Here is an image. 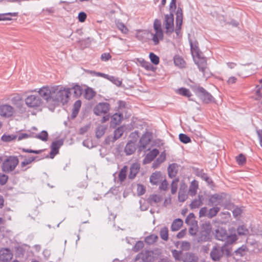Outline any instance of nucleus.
Wrapping results in <instances>:
<instances>
[{
	"label": "nucleus",
	"instance_id": "nucleus-36",
	"mask_svg": "<svg viewBox=\"0 0 262 262\" xmlns=\"http://www.w3.org/2000/svg\"><path fill=\"white\" fill-rule=\"evenodd\" d=\"M198 176L201 178L202 179L205 181L207 183L210 184L213 183L212 180L210 178L206 173L204 172L203 169L201 170L198 173Z\"/></svg>",
	"mask_w": 262,
	"mask_h": 262
},
{
	"label": "nucleus",
	"instance_id": "nucleus-21",
	"mask_svg": "<svg viewBox=\"0 0 262 262\" xmlns=\"http://www.w3.org/2000/svg\"><path fill=\"white\" fill-rule=\"evenodd\" d=\"M182 260L183 262H198V257L193 253H186L183 256Z\"/></svg>",
	"mask_w": 262,
	"mask_h": 262
},
{
	"label": "nucleus",
	"instance_id": "nucleus-14",
	"mask_svg": "<svg viewBox=\"0 0 262 262\" xmlns=\"http://www.w3.org/2000/svg\"><path fill=\"white\" fill-rule=\"evenodd\" d=\"M173 15L172 13L165 15V19L163 23L165 28L166 29V33H172L174 31L173 27Z\"/></svg>",
	"mask_w": 262,
	"mask_h": 262
},
{
	"label": "nucleus",
	"instance_id": "nucleus-44",
	"mask_svg": "<svg viewBox=\"0 0 262 262\" xmlns=\"http://www.w3.org/2000/svg\"><path fill=\"white\" fill-rule=\"evenodd\" d=\"M187 194L185 190H183L182 188L180 189L178 193V200L180 202H184L187 199Z\"/></svg>",
	"mask_w": 262,
	"mask_h": 262
},
{
	"label": "nucleus",
	"instance_id": "nucleus-26",
	"mask_svg": "<svg viewBox=\"0 0 262 262\" xmlns=\"http://www.w3.org/2000/svg\"><path fill=\"white\" fill-rule=\"evenodd\" d=\"M81 106V101L80 100L76 101L73 105L72 112L71 114V118L74 119L77 116L80 107Z\"/></svg>",
	"mask_w": 262,
	"mask_h": 262
},
{
	"label": "nucleus",
	"instance_id": "nucleus-56",
	"mask_svg": "<svg viewBox=\"0 0 262 262\" xmlns=\"http://www.w3.org/2000/svg\"><path fill=\"white\" fill-rule=\"evenodd\" d=\"M137 190L138 195H142L145 192V187L142 184H138Z\"/></svg>",
	"mask_w": 262,
	"mask_h": 262
},
{
	"label": "nucleus",
	"instance_id": "nucleus-22",
	"mask_svg": "<svg viewBox=\"0 0 262 262\" xmlns=\"http://www.w3.org/2000/svg\"><path fill=\"white\" fill-rule=\"evenodd\" d=\"M123 119V115L121 114L115 113L111 117V125L115 127L119 125Z\"/></svg>",
	"mask_w": 262,
	"mask_h": 262
},
{
	"label": "nucleus",
	"instance_id": "nucleus-18",
	"mask_svg": "<svg viewBox=\"0 0 262 262\" xmlns=\"http://www.w3.org/2000/svg\"><path fill=\"white\" fill-rule=\"evenodd\" d=\"M140 169V164L138 163H133L130 167L128 178L134 179L138 173Z\"/></svg>",
	"mask_w": 262,
	"mask_h": 262
},
{
	"label": "nucleus",
	"instance_id": "nucleus-29",
	"mask_svg": "<svg viewBox=\"0 0 262 262\" xmlns=\"http://www.w3.org/2000/svg\"><path fill=\"white\" fill-rule=\"evenodd\" d=\"M70 89L71 93H73V96L76 98L79 97L82 93V88L78 85H75Z\"/></svg>",
	"mask_w": 262,
	"mask_h": 262
},
{
	"label": "nucleus",
	"instance_id": "nucleus-53",
	"mask_svg": "<svg viewBox=\"0 0 262 262\" xmlns=\"http://www.w3.org/2000/svg\"><path fill=\"white\" fill-rule=\"evenodd\" d=\"M149 57L151 62L152 63H154L156 65H157L159 63V58L155 53H154L152 52L150 53Z\"/></svg>",
	"mask_w": 262,
	"mask_h": 262
},
{
	"label": "nucleus",
	"instance_id": "nucleus-27",
	"mask_svg": "<svg viewBox=\"0 0 262 262\" xmlns=\"http://www.w3.org/2000/svg\"><path fill=\"white\" fill-rule=\"evenodd\" d=\"M96 95V92L92 88L88 87L85 89L84 96L86 99L90 100L92 99Z\"/></svg>",
	"mask_w": 262,
	"mask_h": 262
},
{
	"label": "nucleus",
	"instance_id": "nucleus-3",
	"mask_svg": "<svg viewBox=\"0 0 262 262\" xmlns=\"http://www.w3.org/2000/svg\"><path fill=\"white\" fill-rule=\"evenodd\" d=\"M70 95L71 92L69 88L66 89L60 85L54 86L52 87L51 100L55 105H58L59 103L64 105L68 103Z\"/></svg>",
	"mask_w": 262,
	"mask_h": 262
},
{
	"label": "nucleus",
	"instance_id": "nucleus-49",
	"mask_svg": "<svg viewBox=\"0 0 262 262\" xmlns=\"http://www.w3.org/2000/svg\"><path fill=\"white\" fill-rule=\"evenodd\" d=\"M179 139L181 142L184 144L190 143L191 141L190 138L184 134H180L179 135Z\"/></svg>",
	"mask_w": 262,
	"mask_h": 262
},
{
	"label": "nucleus",
	"instance_id": "nucleus-43",
	"mask_svg": "<svg viewBox=\"0 0 262 262\" xmlns=\"http://www.w3.org/2000/svg\"><path fill=\"white\" fill-rule=\"evenodd\" d=\"M116 26L118 29L123 34H127L128 32V29L126 26L121 21H118L116 22Z\"/></svg>",
	"mask_w": 262,
	"mask_h": 262
},
{
	"label": "nucleus",
	"instance_id": "nucleus-5",
	"mask_svg": "<svg viewBox=\"0 0 262 262\" xmlns=\"http://www.w3.org/2000/svg\"><path fill=\"white\" fill-rule=\"evenodd\" d=\"M225 254L227 256L230 254L228 246L226 244H224L221 247L219 244H216L210 251V256L212 260L217 261L220 260Z\"/></svg>",
	"mask_w": 262,
	"mask_h": 262
},
{
	"label": "nucleus",
	"instance_id": "nucleus-61",
	"mask_svg": "<svg viewBox=\"0 0 262 262\" xmlns=\"http://www.w3.org/2000/svg\"><path fill=\"white\" fill-rule=\"evenodd\" d=\"M87 15L84 12H80L78 14V18L79 20V21L81 23H83L85 21Z\"/></svg>",
	"mask_w": 262,
	"mask_h": 262
},
{
	"label": "nucleus",
	"instance_id": "nucleus-64",
	"mask_svg": "<svg viewBox=\"0 0 262 262\" xmlns=\"http://www.w3.org/2000/svg\"><path fill=\"white\" fill-rule=\"evenodd\" d=\"M190 248V243L188 242H183L181 244L182 250H188Z\"/></svg>",
	"mask_w": 262,
	"mask_h": 262
},
{
	"label": "nucleus",
	"instance_id": "nucleus-15",
	"mask_svg": "<svg viewBox=\"0 0 262 262\" xmlns=\"http://www.w3.org/2000/svg\"><path fill=\"white\" fill-rule=\"evenodd\" d=\"M13 257V253L9 248L0 249V260L2 262H9Z\"/></svg>",
	"mask_w": 262,
	"mask_h": 262
},
{
	"label": "nucleus",
	"instance_id": "nucleus-41",
	"mask_svg": "<svg viewBox=\"0 0 262 262\" xmlns=\"http://www.w3.org/2000/svg\"><path fill=\"white\" fill-rule=\"evenodd\" d=\"M177 93H178L180 95L184 96L188 98H189L192 96V94L191 93L190 91L188 89L184 88H181L177 90Z\"/></svg>",
	"mask_w": 262,
	"mask_h": 262
},
{
	"label": "nucleus",
	"instance_id": "nucleus-16",
	"mask_svg": "<svg viewBox=\"0 0 262 262\" xmlns=\"http://www.w3.org/2000/svg\"><path fill=\"white\" fill-rule=\"evenodd\" d=\"M14 109L10 105H3L0 107V115L6 117H10L13 114Z\"/></svg>",
	"mask_w": 262,
	"mask_h": 262
},
{
	"label": "nucleus",
	"instance_id": "nucleus-59",
	"mask_svg": "<svg viewBox=\"0 0 262 262\" xmlns=\"http://www.w3.org/2000/svg\"><path fill=\"white\" fill-rule=\"evenodd\" d=\"M8 180V176L5 174L0 173V184L4 185L7 182Z\"/></svg>",
	"mask_w": 262,
	"mask_h": 262
},
{
	"label": "nucleus",
	"instance_id": "nucleus-52",
	"mask_svg": "<svg viewBox=\"0 0 262 262\" xmlns=\"http://www.w3.org/2000/svg\"><path fill=\"white\" fill-rule=\"evenodd\" d=\"M159 175L156 172L152 173L150 177V182L156 185L159 182Z\"/></svg>",
	"mask_w": 262,
	"mask_h": 262
},
{
	"label": "nucleus",
	"instance_id": "nucleus-20",
	"mask_svg": "<svg viewBox=\"0 0 262 262\" xmlns=\"http://www.w3.org/2000/svg\"><path fill=\"white\" fill-rule=\"evenodd\" d=\"M136 150V144L132 141H128L124 148V152L127 156L133 154Z\"/></svg>",
	"mask_w": 262,
	"mask_h": 262
},
{
	"label": "nucleus",
	"instance_id": "nucleus-28",
	"mask_svg": "<svg viewBox=\"0 0 262 262\" xmlns=\"http://www.w3.org/2000/svg\"><path fill=\"white\" fill-rule=\"evenodd\" d=\"M183 222L180 219H175L172 223L171 230L172 231H178L183 225Z\"/></svg>",
	"mask_w": 262,
	"mask_h": 262
},
{
	"label": "nucleus",
	"instance_id": "nucleus-45",
	"mask_svg": "<svg viewBox=\"0 0 262 262\" xmlns=\"http://www.w3.org/2000/svg\"><path fill=\"white\" fill-rule=\"evenodd\" d=\"M212 229V226L210 222H205L202 225L201 231L206 233H211Z\"/></svg>",
	"mask_w": 262,
	"mask_h": 262
},
{
	"label": "nucleus",
	"instance_id": "nucleus-63",
	"mask_svg": "<svg viewBox=\"0 0 262 262\" xmlns=\"http://www.w3.org/2000/svg\"><path fill=\"white\" fill-rule=\"evenodd\" d=\"M112 57L111 54L109 53H104L101 55V60L102 61H108Z\"/></svg>",
	"mask_w": 262,
	"mask_h": 262
},
{
	"label": "nucleus",
	"instance_id": "nucleus-34",
	"mask_svg": "<svg viewBox=\"0 0 262 262\" xmlns=\"http://www.w3.org/2000/svg\"><path fill=\"white\" fill-rule=\"evenodd\" d=\"M211 208L208 212L207 217L209 219H212L220 211L221 208L220 207H213Z\"/></svg>",
	"mask_w": 262,
	"mask_h": 262
},
{
	"label": "nucleus",
	"instance_id": "nucleus-60",
	"mask_svg": "<svg viewBox=\"0 0 262 262\" xmlns=\"http://www.w3.org/2000/svg\"><path fill=\"white\" fill-rule=\"evenodd\" d=\"M208 212V210L206 207H204L201 208L199 211V216L200 217H203V216L207 217Z\"/></svg>",
	"mask_w": 262,
	"mask_h": 262
},
{
	"label": "nucleus",
	"instance_id": "nucleus-58",
	"mask_svg": "<svg viewBox=\"0 0 262 262\" xmlns=\"http://www.w3.org/2000/svg\"><path fill=\"white\" fill-rule=\"evenodd\" d=\"M166 160V154L165 151L162 152L158 158L156 159L157 162L161 164Z\"/></svg>",
	"mask_w": 262,
	"mask_h": 262
},
{
	"label": "nucleus",
	"instance_id": "nucleus-30",
	"mask_svg": "<svg viewBox=\"0 0 262 262\" xmlns=\"http://www.w3.org/2000/svg\"><path fill=\"white\" fill-rule=\"evenodd\" d=\"M162 198L157 194L150 195L147 199L148 203L151 205H154V204L159 203L162 201Z\"/></svg>",
	"mask_w": 262,
	"mask_h": 262
},
{
	"label": "nucleus",
	"instance_id": "nucleus-35",
	"mask_svg": "<svg viewBox=\"0 0 262 262\" xmlns=\"http://www.w3.org/2000/svg\"><path fill=\"white\" fill-rule=\"evenodd\" d=\"M174 63L176 66L180 68H184L185 65L184 60L180 56L176 55L173 58Z\"/></svg>",
	"mask_w": 262,
	"mask_h": 262
},
{
	"label": "nucleus",
	"instance_id": "nucleus-39",
	"mask_svg": "<svg viewBox=\"0 0 262 262\" xmlns=\"http://www.w3.org/2000/svg\"><path fill=\"white\" fill-rule=\"evenodd\" d=\"M36 159L37 160H40V159H38V156L36 157H29L27 159H25V160L21 162L20 163V166L21 167L23 168L27 166V165H29L31 164L33 161H35Z\"/></svg>",
	"mask_w": 262,
	"mask_h": 262
},
{
	"label": "nucleus",
	"instance_id": "nucleus-40",
	"mask_svg": "<svg viewBox=\"0 0 262 262\" xmlns=\"http://www.w3.org/2000/svg\"><path fill=\"white\" fill-rule=\"evenodd\" d=\"M128 170V167L126 165L124 166L119 173L118 178L120 181H124L126 177V173Z\"/></svg>",
	"mask_w": 262,
	"mask_h": 262
},
{
	"label": "nucleus",
	"instance_id": "nucleus-46",
	"mask_svg": "<svg viewBox=\"0 0 262 262\" xmlns=\"http://www.w3.org/2000/svg\"><path fill=\"white\" fill-rule=\"evenodd\" d=\"M210 233L201 231L200 236L199 237L198 242H207L210 240Z\"/></svg>",
	"mask_w": 262,
	"mask_h": 262
},
{
	"label": "nucleus",
	"instance_id": "nucleus-47",
	"mask_svg": "<svg viewBox=\"0 0 262 262\" xmlns=\"http://www.w3.org/2000/svg\"><path fill=\"white\" fill-rule=\"evenodd\" d=\"M35 138L43 141H47L48 139V134L47 131L42 130L39 134L36 135Z\"/></svg>",
	"mask_w": 262,
	"mask_h": 262
},
{
	"label": "nucleus",
	"instance_id": "nucleus-38",
	"mask_svg": "<svg viewBox=\"0 0 262 262\" xmlns=\"http://www.w3.org/2000/svg\"><path fill=\"white\" fill-rule=\"evenodd\" d=\"M160 236L164 241H167L168 239V229L167 227H162L160 231Z\"/></svg>",
	"mask_w": 262,
	"mask_h": 262
},
{
	"label": "nucleus",
	"instance_id": "nucleus-13",
	"mask_svg": "<svg viewBox=\"0 0 262 262\" xmlns=\"http://www.w3.org/2000/svg\"><path fill=\"white\" fill-rule=\"evenodd\" d=\"M38 93L47 102H49L52 99V87L43 86L39 89Z\"/></svg>",
	"mask_w": 262,
	"mask_h": 262
},
{
	"label": "nucleus",
	"instance_id": "nucleus-62",
	"mask_svg": "<svg viewBox=\"0 0 262 262\" xmlns=\"http://www.w3.org/2000/svg\"><path fill=\"white\" fill-rule=\"evenodd\" d=\"M22 151L27 153H33L36 154H39L41 153L43 150H33L30 149L23 148Z\"/></svg>",
	"mask_w": 262,
	"mask_h": 262
},
{
	"label": "nucleus",
	"instance_id": "nucleus-57",
	"mask_svg": "<svg viewBox=\"0 0 262 262\" xmlns=\"http://www.w3.org/2000/svg\"><path fill=\"white\" fill-rule=\"evenodd\" d=\"M15 136L4 135L1 137V139L2 141L5 142H9L12 141L13 139H15Z\"/></svg>",
	"mask_w": 262,
	"mask_h": 262
},
{
	"label": "nucleus",
	"instance_id": "nucleus-7",
	"mask_svg": "<svg viewBox=\"0 0 262 262\" xmlns=\"http://www.w3.org/2000/svg\"><path fill=\"white\" fill-rule=\"evenodd\" d=\"M18 163L19 160L16 156H9L3 161L2 169L6 173H9L15 169Z\"/></svg>",
	"mask_w": 262,
	"mask_h": 262
},
{
	"label": "nucleus",
	"instance_id": "nucleus-54",
	"mask_svg": "<svg viewBox=\"0 0 262 262\" xmlns=\"http://www.w3.org/2000/svg\"><path fill=\"white\" fill-rule=\"evenodd\" d=\"M144 244L142 241H138L133 247L135 252H138L144 247Z\"/></svg>",
	"mask_w": 262,
	"mask_h": 262
},
{
	"label": "nucleus",
	"instance_id": "nucleus-2",
	"mask_svg": "<svg viewBox=\"0 0 262 262\" xmlns=\"http://www.w3.org/2000/svg\"><path fill=\"white\" fill-rule=\"evenodd\" d=\"M191 54L194 58L195 63L198 66L200 71L204 75L207 69V60L202 56V53L199 48V43L196 40L192 41L189 39Z\"/></svg>",
	"mask_w": 262,
	"mask_h": 262
},
{
	"label": "nucleus",
	"instance_id": "nucleus-48",
	"mask_svg": "<svg viewBox=\"0 0 262 262\" xmlns=\"http://www.w3.org/2000/svg\"><path fill=\"white\" fill-rule=\"evenodd\" d=\"M17 13H8L4 14H0V20H11V16H16Z\"/></svg>",
	"mask_w": 262,
	"mask_h": 262
},
{
	"label": "nucleus",
	"instance_id": "nucleus-37",
	"mask_svg": "<svg viewBox=\"0 0 262 262\" xmlns=\"http://www.w3.org/2000/svg\"><path fill=\"white\" fill-rule=\"evenodd\" d=\"M158 238V236L153 234L146 237L144 241L148 245H152L157 242Z\"/></svg>",
	"mask_w": 262,
	"mask_h": 262
},
{
	"label": "nucleus",
	"instance_id": "nucleus-50",
	"mask_svg": "<svg viewBox=\"0 0 262 262\" xmlns=\"http://www.w3.org/2000/svg\"><path fill=\"white\" fill-rule=\"evenodd\" d=\"M237 231L239 235H245L249 233L248 230L244 225L238 226Z\"/></svg>",
	"mask_w": 262,
	"mask_h": 262
},
{
	"label": "nucleus",
	"instance_id": "nucleus-25",
	"mask_svg": "<svg viewBox=\"0 0 262 262\" xmlns=\"http://www.w3.org/2000/svg\"><path fill=\"white\" fill-rule=\"evenodd\" d=\"M137 60L140 65L146 70L154 71L155 68L149 62L145 60L143 58H137Z\"/></svg>",
	"mask_w": 262,
	"mask_h": 262
},
{
	"label": "nucleus",
	"instance_id": "nucleus-1",
	"mask_svg": "<svg viewBox=\"0 0 262 262\" xmlns=\"http://www.w3.org/2000/svg\"><path fill=\"white\" fill-rule=\"evenodd\" d=\"M153 28L155 32V33L146 30H138L137 32L136 37L142 42H146L152 40L154 45H158L159 41L162 40L164 38L161 22L159 19H155Z\"/></svg>",
	"mask_w": 262,
	"mask_h": 262
},
{
	"label": "nucleus",
	"instance_id": "nucleus-17",
	"mask_svg": "<svg viewBox=\"0 0 262 262\" xmlns=\"http://www.w3.org/2000/svg\"><path fill=\"white\" fill-rule=\"evenodd\" d=\"M152 255V252L145 251L144 252H142L139 254L137 256L135 260L137 261V259H140L141 258L142 259V261L139 262H151L153 259V256Z\"/></svg>",
	"mask_w": 262,
	"mask_h": 262
},
{
	"label": "nucleus",
	"instance_id": "nucleus-55",
	"mask_svg": "<svg viewBox=\"0 0 262 262\" xmlns=\"http://www.w3.org/2000/svg\"><path fill=\"white\" fill-rule=\"evenodd\" d=\"M236 161L239 165H242L246 163V159L245 156L241 154L236 158Z\"/></svg>",
	"mask_w": 262,
	"mask_h": 262
},
{
	"label": "nucleus",
	"instance_id": "nucleus-6",
	"mask_svg": "<svg viewBox=\"0 0 262 262\" xmlns=\"http://www.w3.org/2000/svg\"><path fill=\"white\" fill-rule=\"evenodd\" d=\"M192 89L204 103L208 104L215 102L214 98L203 87L195 86Z\"/></svg>",
	"mask_w": 262,
	"mask_h": 262
},
{
	"label": "nucleus",
	"instance_id": "nucleus-10",
	"mask_svg": "<svg viewBox=\"0 0 262 262\" xmlns=\"http://www.w3.org/2000/svg\"><path fill=\"white\" fill-rule=\"evenodd\" d=\"M63 144V140L62 139H59L55 141H53L51 145V151L50 155H47L45 157L46 158L53 159L55 156L59 153V149L60 147ZM44 157L41 159H43Z\"/></svg>",
	"mask_w": 262,
	"mask_h": 262
},
{
	"label": "nucleus",
	"instance_id": "nucleus-8",
	"mask_svg": "<svg viewBox=\"0 0 262 262\" xmlns=\"http://www.w3.org/2000/svg\"><path fill=\"white\" fill-rule=\"evenodd\" d=\"M25 103L29 107L36 108L42 105V101L39 96L31 95L25 99Z\"/></svg>",
	"mask_w": 262,
	"mask_h": 262
},
{
	"label": "nucleus",
	"instance_id": "nucleus-11",
	"mask_svg": "<svg viewBox=\"0 0 262 262\" xmlns=\"http://www.w3.org/2000/svg\"><path fill=\"white\" fill-rule=\"evenodd\" d=\"M110 109V105L108 103L99 102L94 108V113L97 116H100L106 114Z\"/></svg>",
	"mask_w": 262,
	"mask_h": 262
},
{
	"label": "nucleus",
	"instance_id": "nucleus-12",
	"mask_svg": "<svg viewBox=\"0 0 262 262\" xmlns=\"http://www.w3.org/2000/svg\"><path fill=\"white\" fill-rule=\"evenodd\" d=\"M176 28L175 32L177 36L181 34V27L183 23V10L180 7H178L176 12Z\"/></svg>",
	"mask_w": 262,
	"mask_h": 262
},
{
	"label": "nucleus",
	"instance_id": "nucleus-4",
	"mask_svg": "<svg viewBox=\"0 0 262 262\" xmlns=\"http://www.w3.org/2000/svg\"><path fill=\"white\" fill-rule=\"evenodd\" d=\"M215 238L221 241H225L224 244L228 246L235 242L237 237L235 234L228 235L226 229L223 227H218L214 231Z\"/></svg>",
	"mask_w": 262,
	"mask_h": 262
},
{
	"label": "nucleus",
	"instance_id": "nucleus-9",
	"mask_svg": "<svg viewBox=\"0 0 262 262\" xmlns=\"http://www.w3.org/2000/svg\"><path fill=\"white\" fill-rule=\"evenodd\" d=\"M225 194L215 193L211 195L208 200V205L209 206L219 207L223 204Z\"/></svg>",
	"mask_w": 262,
	"mask_h": 262
},
{
	"label": "nucleus",
	"instance_id": "nucleus-32",
	"mask_svg": "<svg viewBox=\"0 0 262 262\" xmlns=\"http://www.w3.org/2000/svg\"><path fill=\"white\" fill-rule=\"evenodd\" d=\"M124 133V127L120 126L114 130V136H113V141H115L120 138Z\"/></svg>",
	"mask_w": 262,
	"mask_h": 262
},
{
	"label": "nucleus",
	"instance_id": "nucleus-33",
	"mask_svg": "<svg viewBox=\"0 0 262 262\" xmlns=\"http://www.w3.org/2000/svg\"><path fill=\"white\" fill-rule=\"evenodd\" d=\"M203 204L202 200L201 199L200 195L198 196V199L193 200L190 204V208L191 209L199 208Z\"/></svg>",
	"mask_w": 262,
	"mask_h": 262
},
{
	"label": "nucleus",
	"instance_id": "nucleus-51",
	"mask_svg": "<svg viewBox=\"0 0 262 262\" xmlns=\"http://www.w3.org/2000/svg\"><path fill=\"white\" fill-rule=\"evenodd\" d=\"M179 182V179L176 178L174 179L171 184V192L172 194H175L177 191L178 188V183Z\"/></svg>",
	"mask_w": 262,
	"mask_h": 262
},
{
	"label": "nucleus",
	"instance_id": "nucleus-19",
	"mask_svg": "<svg viewBox=\"0 0 262 262\" xmlns=\"http://www.w3.org/2000/svg\"><path fill=\"white\" fill-rule=\"evenodd\" d=\"M158 149L155 148L150 151L145 156L144 159V163H149L159 155Z\"/></svg>",
	"mask_w": 262,
	"mask_h": 262
},
{
	"label": "nucleus",
	"instance_id": "nucleus-31",
	"mask_svg": "<svg viewBox=\"0 0 262 262\" xmlns=\"http://www.w3.org/2000/svg\"><path fill=\"white\" fill-rule=\"evenodd\" d=\"M198 188V184L195 180L193 181L190 185L188 193L191 196H194L197 191Z\"/></svg>",
	"mask_w": 262,
	"mask_h": 262
},
{
	"label": "nucleus",
	"instance_id": "nucleus-42",
	"mask_svg": "<svg viewBox=\"0 0 262 262\" xmlns=\"http://www.w3.org/2000/svg\"><path fill=\"white\" fill-rule=\"evenodd\" d=\"M106 127L103 125H99L97 127L96 136L97 138H101L105 133Z\"/></svg>",
	"mask_w": 262,
	"mask_h": 262
},
{
	"label": "nucleus",
	"instance_id": "nucleus-23",
	"mask_svg": "<svg viewBox=\"0 0 262 262\" xmlns=\"http://www.w3.org/2000/svg\"><path fill=\"white\" fill-rule=\"evenodd\" d=\"M178 164L172 163L170 164L167 168L168 176L170 178H174L178 173Z\"/></svg>",
	"mask_w": 262,
	"mask_h": 262
},
{
	"label": "nucleus",
	"instance_id": "nucleus-24",
	"mask_svg": "<svg viewBox=\"0 0 262 262\" xmlns=\"http://www.w3.org/2000/svg\"><path fill=\"white\" fill-rule=\"evenodd\" d=\"M150 136L148 134H144L142 136L139 142L140 150L146 148V145L150 141Z\"/></svg>",
	"mask_w": 262,
	"mask_h": 262
}]
</instances>
